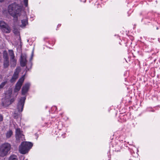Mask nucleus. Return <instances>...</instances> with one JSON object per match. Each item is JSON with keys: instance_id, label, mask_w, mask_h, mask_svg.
Returning a JSON list of instances; mask_svg holds the SVG:
<instances>
[{"instance_id": "1", "label": "nucleus", "mask_w": 160, "mask_h": 160, "mask_svg": "<svg viewBox=\"0 0 160 160\" xmlns=\"http://www.w3.org/2000/svg\"><path fill=\"white\" fill-rule=\"evenodd\" d=\"M22 9V6H18L16 3L9 5L8 7V12L14 18H17L21 14Z\"/></svg>"}, {"instance_id": "2", "label": "nucleus", "mask_w": 160, "mask_h": 160, "mask_svg": "<svg viewBox=\"0 0 160 160\" xmlns=\"http://www.w3.org/2000/svg\"><path fill=\"white\" fill-rule=\"evenodd\" d=\"M11 148V145L8 143H4L0 146V156L4 157L7 155Z\"/></svg>"}, {"instance_id": "3", "label": "nucleus", "mask_w": 160, "mask_h": 160, "mask_svg": "<svg viewBox=\"0 0 160 160\" xmlns=\"http://www.w3.org/2000/svg\"><path fill=\"white\" fill-rule=\"evenodd\" d=\"M32 146L30 142H22L19 148V151L21 153L24 154L28 152Z\"/></svg>"}, {"instance_id": "4", "label": "nucleus", "mask_w": 160, "mask_h": 160, "mask_svg": "<svg viewBox=\"0 0 160 160\" xmlns=\"http://www.w3.org/2000/svg\"><path fill=\"white\" fill-rule=\"evenodd\" d=\"M25 99V97H22L18 102L17 107V109L18 112H21L22 111Z\"/></svg>"}, {"instance_id": "5", "label": "nucleus", "mask_w": 160, "mask_h": 160, "mask_svg": "<svg viewBox=\"0 0 160 160\" xmlns=\"http://www.w3.org/2000/svg\"><path fill=\"white\" fill-rule=\"evenodd\" d=\"M0 27L2 31L6 33H8L10 31V29L8 25L4 22L0 21Z\"/></svg>"}, {"instance_id": "6", "label": "nucleus", "mask_w": 160, "mask_h": 160, "mask_svg": "<svg viewBox=\"0 0 160 160\" xmlns=\"http://www.w3.org/2000/svg\"><path fill=\"white\" fill-rule=\"evenodd\" d=\"M24 76H23L18 80L17 83L16 87L14 90V92H18L20 89L22 84L24 80Z\"/></svg>"}, {"instance_id": "7", "label": "nucleus", "mask_w": 160, "mask_h": 160, "mask_svg": "<svg viewBox=\"0 0 160 160\" xmlns=\"http://www.w3.org/2000/svg\"><path fill=\"white\" fill-rule=\"evenodd\" d=\"M16 138L18 140H23L24 139V136L21 132L20 129H17L16 130Z\"/></svg>"}, {"instance_id": "8", "label": "nucleus", "mask_w": 160, "mask_h": 160, "mask_svg": "<svg viewBox=\"0 0 160 160\" xmlns=\"http://www.w3.org/2000/svg\"><path fill=\"white\" fill-rule=\"evenodd\" d=\"M26 55L25 54H22L21 56L20 64L22 67L25 66L27 63Z\"/></svg>"}, {"instance_id": "9", "label": "nucleus", "mask_w": 160, "mask_h": 160, "mask_svg": "<svg viewBox=\"0 0 160 160\" xmlns=\"http://www.w3.org/2000/svg\"><path fill=\"white\" fill-rule=\"evenodd\" d=\"M19 72L20 69L19 68H17L11 79V82H14L18 78Z\"/></svg>"}, {"instance_id": "10", "label": "nucleus", "mask_w": 160, "mask_h": 160, "mask_svg": "<svg viewBox=\"0 0 160 160\" xmlns=\"http://www.w3.org/2000/svg\"><path fill=\"white\" fill-rule=\"evenodd\" d=\"M30 84L29 83L26 84L22 88V94L24 95L28 91Z\"/></svg>"}, {"instance_id": "11", "label": "nucleus", "mask_w": 160, "mask_h": 160, "mask_svg": "<svg viewBox=\"0 0 160 160\" xmlns=\"http://www.w3.org/2000/svg\"><path fill=\"white\" fill-rule=\"evenodd\" d=\"M11 94L12 92L11 91H10L8 94L7 93H6V98L5 99L6 100V102H9V103L10 104L11 103V101H9V99H10L11 97Z\"/></svg>"}, {"instance_id": "12", "label": "nucleus", "mask_w": 160, "mask_h": 160, "mask_svg": "<svg viewBox=\"0 0 160 160\" xmlns=\"http://www.w3.org/2000/svg\"><path fill=\"white\" fill-rule=\"evenodd\" d=\"M28 24V20L26 16H25V19L22 20V24L21 27H25Z\"/></svg>"}, {"instance_id": "13", "label": "nucleus", "mask_w": 160, "mask_h": 160, "mask_svg": "<svg viewBox=\"0 0 160 160\" xmlns=\"http://www.w3.org/2000/svg\"><path fill=\"white\" fill-rule=\"evenodd\" d=\"M17 61L14 58H10V63L12 67H14L16 64Z\"/></svg>"}, {"instance_id": "14", "label": "nucleus", "mask_w": 160, "mask_h": 160, "mask_svg": "<svg viewBox=\"0 0 160 160\" xmlns=\"http://www.w3.org/2000/svg\"><path fill=\"white\" fill-rule=\"evenodd\" d=\"M12 132L11 130H9L6 133V137L7 138H9L12 135Z\"/></svg>"}, {"instance_id": "15", "label": "nucleus", "mask_w": 160, "mask_h": 160, "mask_svg": "<svg viewBox=\"0 0 160 160\" xmlns=\"http://www.w3.org/2000/svg\"><path fill=\"white\" fill-rule=\"evenodd\" d=\"M9 65V59H5L4 60V68H7Z\"/></svg>"}, {"instance_id": "16", "label": "nucleus", "mask_w": 160, "mask_h": 160, "mask_svg": "<svg viewBox=\"0 0 160 160\" xmlns=\"http://www.w3.org/2000/svg\"><path fill=\"white\" fill-rule=\"evenodd\" d=\"M8 160H18V159L16 156L12 155L9 157Z\"/></svg>"}, {"instance_id": "17", "label": "nucleus", "mask_w": 160, "mask_h": 160, "mask_svg": "<svg viewBox=\"0 0 160 160\" xmlns=\"http://www.w3.org/2000/svg\"><path fill=\"white\" fill-rule=\"evenodd\" d=\"M3 57L4 60L5 59H8V54L6 51H4L3 52Z\"/></svg>"}, {"instance_id": "18", "label": "nucleus", "mask_w": 160, "mask_h": 160, "mask_svg": "<svg viewBox=\"0 0 160 160\" xmlns=\"http://www.w3.org/2000/svg\"><path fill=\"white\" fill-rule=\"evenodd\" d=\"M9 53L10 57V58H15L14 53L12 50H9Z\"/></svg>"}, {"instance_id": "19", "label": "nucleus", "mask_w": 160, "mask_h": 160, "mask_svg": "<svg viewBox=\"0 0 160 160\" xmlns=\"http://www.w3.org/2000/svg\"><path fill=\"white\" fill-rule=\"evenodd\" d=\"M7 83V81H5L2 82L0 84V91L3 88V87L5 86V85Z\"/></svg>"}, {"instance_id": "20", "label": "nucleus", "mask_w": 160, "mask_h": 160, "mask_svg": "<svg viewBox=\"0 0 160 160\" xmlns=\"http://www.w3.org/2000/svg\"><path fill=\"white\" fill-rule=\"evenodd\" d=\"M25 5L26 7H27L28 5V0H23Z\"/></svg>"}, {"instance_id": "21", "label": "nucleus", "mask_w": 160, "mask_h": 160, "mask_svg": "<svg viewBox=\"0 0 160 160\" xmlns=\"http://www.w3.org/2000/svg\"><path fill=\"white\" fill-rule=\"evenodd\" d=\"M2 116L0 115V121H2Z\"/></svg>"}, {"instance_id": "22", "label": "nucleus", "mask_w": 160, "mask_h": 160, "mask_svg": "<svg viewBox=\"0 0 160 160\" xmlns=\"http://www.w3.org/2000/svg\"><path fill=\"white\" fill-rule=\"evenodd\" d=\"M2 79V77L1 75H0V81Z\"/></svg>"}, {"instance_id": "23", "label": "nucleus", "mask_w": 160, "mask_h": 160, "mask_svg": "<svg viewBox=\"0 0 160 160\" xmlns=\"http://www.w3.org/2000/svg\"><path fill=\"white\" fill-rule=\"evenodd\" d=\"M4 0H0V2H3Z\"/></svg>"}, {"instance_id": "24", "label": "nucleus", "mask_w": 160, "mask_h": 160, "mask_svg": "<svg viewBox=\"0 0 160 160\" xmlns=\"http://www.w3.org/2000/svg\"><path fill=\"white\" fill-rule=\"evenodd\" d=\"M157 29H158V28H157Z\"/></svg>"}]
</instances>
